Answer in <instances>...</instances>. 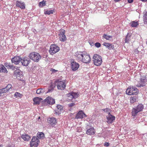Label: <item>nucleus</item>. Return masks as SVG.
<instances>
[{
    "label": "nucleus",
    "instance_id": "obj_1",
    "mask_svg": "<svg viewBox=\"0 0 147 147\" xmlns=\"http://www.w3.org/2000/svg\"><path fill=\"white\" fill-rule=\"evenodd\" d=\"M76 56L77 59L84 63L88 64L91 61V58L89 55L85 51L76 52Z\"/></svg>",
    "mask_w": 147,
    "mask_h": 147
},
{
    "label": "nucleus",
    "instance_id": "obj_2",
    "mask_svg": "<svg viewBox=\"0 0 147 147\" xmlns=\"http://www.w3.org/2000/svg\"><path fill=\"white\" fill-rule=\"evenodd\" d=\"M144 108L143 105L139 104L136 108H133L131 112L132 115L133 116H135L139 112L142 111Z\"/></svg>",
    "mask_w": 147,
    "mask_h": 147
},
{
    "label": "nucleus",
    "instance_id": "obj_3",
    "mask_svg": "<svg viewBox=\"0 0 147 147\" xmlns=\"http://www.w3.org/2000/svg\"><path fill=\"white\" fill-rule=\"evenodd\" d=\"M140 81H139V84L136 86L138 87H143L145 86L146 82H147V75L145 74H140Z\"/></svg>",
    "mask_w": 147,
    "mask_h": 147
},
{
    "label": "nucleus",
    "instance_id": "obj_4",
    "mask_svg": "<svg viewBox=\"0 0 147 147\" xmlns=\"http://www.w3.org/2000/svg\"><path fill=\"white\" fill-rule=\"evenodd\" d=\"M94 64L96 66L100 65L102 63V58L100 55L94 54L93 57Z\"/></svg>",
    "mask_w": 147,
    "mask_h": 147
},
{
    "label": "nucleus",
    "instance_id": "obj_5",
    "mask_svg": "<svg viewBox=\"0 0 147 147\" xmlns=\"http://www.w3.org/2000/svg\"><path fill=\"white\" fill-rule=\"evenodd\" d=\"M30 59H32L35 62H38L41 59V56L39 53L33 52L31 53L29 55Z\"/></svg>",
    "mask_w": 147,
    "mask_h": 147
},
{
    "label": "nucleus",
    "instance_id": "obj_6",
    "mask_svg": "<svg viewBox=\"0 0 147 147\" xmlns=\"http://www.w3.org/2000/svg\"><path fill=\"white\" fill-rule=\"evenodd\" d=\"M59 50V47L55 44L51 45L50 47L49 52L50 53L53 55L58 52Z\"/></svg>",
    "mask_w": 147,
    "mask_h": 147
},
{
    "label": "nucleus",
    "instance_id": "obj_7",
    "mask_svg": "<svg viewBox=\"0 0 147 147\" xmlns=\"http://www.w3.org/2000/svg\"><path fill=\"white\" fill-rule=\"evenodd\" d=\"M55 103V99L50 96L47 97L42 101V103L44 104V105H48L49 104L52 105Z\"/></svg>",
    "mask_w": 147,
    "mask_h": 147
},
{
    "label": "nucleus",
    "instance_id": "obj_8",
    "mask_svg": "<svg viewBox=\"0 0 147 147\" xmlns=\"http://www.w3.org/2000/svg\"><path fill=\"white\" fill-rule=\"evenodd\" d=\"M65 31L63 29L60 30V32L59 34V39L61 41L64 42L67 40V38L65 35Z\"/></svg>",
    "mask_w": 147,
    "mask_h": 147
},
{
    "label": "nucleus",
    "instance_id": "obj_9",
    "mask_svg": "<svg viewBox=\"0 0 147 147\" xmlns=\"http://www.w3.org/2000/svg\"><path fill=\"white\" fill-rule=\"evenodd\" d=\"M20 62L22 65L26 67L28 66L30 62V58L24 57L22 58H21Z\"/></svg>",
    "mask_w": 147,
    "mask_h": 147
},
{
    "label": "nucleus",
    "instance_id": "obj_10",
    "mask_svg": "<svg viewBox=\"0 0 147 147\" xmlns=\"http://www.w3.org/2000/svg\"><path fill=\"white\" fill-rule=\"evenodd\" d=\"M57 80V87L59 90H63L65 88L66 85L64 82L59 81V80Z\"/></svg>",
    "mask_w": 147,
    "mask_h": 147
},
{
    "label": "nucleus",
    "instance_id": "obj_11",
    "mask_svg": "<svg viewBox=\"0 0 147 147\" xmlns=\"http://www.w3.org/2000/svg\"><path fill=\"white\" fill-rule=\"evenodd\" d=\"M47 122L52 127H54L57 123L56 119L54 117L49 118L47 120Z\"/></svg>",
    "mask_w": 147,
    "mask_h": 147
},
{
    "label": "nucleus",
    "instance_id": "obj_12",
    "mask_svg": "<svg viewBox=\"0 0 147 147\" xmlns=\"http://www.w3.org/2000/svg\"><path fill=\"white\" fill-rule=\"evenodd\" d=\"M107 122L108 123H111L113 121L115 120V117L111 115L110 113H109L108 115L106 116Z\"/></svg>",
    "mask_w": 147,
    "mask_h": 147
},
{
    "label": "nucleus",
    "instance_id": "obj_13",
    "mask_svg": "<svg viewBox=\"0 0 147 147\" xmlns=\"http://www.w3.org/2000/svg\"><path fill=\"white\" fill-rule=\"evenodd\" d=\"M88 127L89 126H88V127H86V129H87L86 132V134L90 135L94 134L95 131L94 128L91 127Z\"/></svg>",
    "mask_w": 147,
    "mask_h": 147
},
{
    "label": "nucleus",
    "instance_id": "obj_14",
    "mask_svg": "<svg viewBox=\"0 0 147 147\" xmlns=\"http://www.w3.org/2000/svg\"><path fill=\"white\" fill-rule=\"evenodd\" d=\"M21 57L19 56H15L11 59L12 63L16 65L18 64L20 62Z\"/></svg>",
    "mask_w": 147,
    "mask_h": 147
},
{
    "label": "nucleus",
    "instance_id": "obj_15",
    "mask_svg": "<svg viewBox=\"0 0 147 147\" xmlns=\"http://www.w3.org/2000/svg\"><path fill=\"white\" fill-rule=\"evenodd\" d=\"M71 69L73 71L77 70L79 67V64L75 62H72L71 63Z\"/></svg>",
    "mask_w": 147,
    "mask_h": 147
},
{
    "label": "nucleus",
    "instance_id": "obj_16",
    "mask_svg": "<svg viewBox=\"0 0 147 147\" xmlns=\"http://www.w3.org/2000/svg\"><path fill=\"white\" fill-rule=\"evenodd\" d=\"M57 109L55 111L54 114L59 115L61 114V111H62L63 107L61 105H57Z\"/></svg>",
    "mask_w": 147,
    "mask_h": 147
},
{
    "label": "nucleus",
    "instance_id": "obj_17",
    "mask_svg": "<svg viewBox=\"0 0 147 147\" xmlns=\"http://www.w3.org/2000/svg\"><path fill=\"white\" fill-rule=\"evenodd\" d=\"M67 96L72 98H76L78 97L79 94L77 93L72 92L69 93Z\"/></svg>",
    "mask_w": 147,
    "mask_h": 147
},
{
    "label": "nucleus",
    "instance_id": "obj_18",
    "mask_svg": "<svg viewBox=\"0 0 147 147\" xmlns=\"http://www.w3.org/2000/svg\"><path fill=\"white\" fill-rule=\"evenodd\" d=\"M134 89L133 86L130 87H129L126 91V93L129 95H134V93H135L133 91L134 90Z\"/></svg>",
    "mask_w": 147,
    "mask_h": 147
},
{
    "label": "nucleus",
    "instance_id": "obj_19",
    "mask_svg": "<svg viewBox=\"0 0 147 147\" xmlns=\"http://www.w3.org/2000/svg\"><path fill=\"white\" fill-rule=\"evenodd\" d=\"M103 45L106 47L109 50L113 49H114V46L111 44L104 42Z\"/></svg>",
    "mask_w": 147,
    "mask_h": 147
},
{
    "label": "nucleus",
    "instance_id": "obj_20",
    "mask_svg": "<svg viewBox=\"0 0 147 147\" xmlns=\"http://www.w3.org/2000/svg\"><path fill=\"white\" fill-rule=\"evenodd\" d=\"M16 6L17 7H20L22 9L25 8V6L24 3H22L19 1H17L16 2Z\"/></svg>",
    "mask_w": 147,
    "mask_h": 147
},
{
    "label": "nucleus",
    "instance_id": "obj_21",
    "mask_svg": "<svg viewBox=\"0 0 147 147\" xmlns=\"http://www.w3.org/2000/svg\"><path fill=\"white\" fill-rule=\"evenodd\" d=\"M42 100L41 98L36 97L34 98L33 99V101L34 102V104L35 105H39L41 101Z\"/></svg>",
    "mask_w": 147,
    "mask_h": 147
},
{
    "label": "nucleus",
    "instance_id": "obj_22",
    "mask_svg": "<svg viewBox=\"0 0 147 147\" xmlns=\"http://www.w3.org/2000/svg\"><path fill=\"white\" fill-rule=\"evenodd\" d=\"M84 113L82 111H79L76 114V118L77 119H82L83 118Z\"/></svg>",
    "mask_w": 147,
    "mask_h": 147
},
{
    "label": "nucleus",
    "instance_id": "obj_23",
    "mask_svg": "<svg viewBox=\"0 0 147 147\" xmlns=\"http://www.w3.org/2000/svg\"><path fill=\"white\" fill-rule=\"evenodd\" d=\"M0 72L6 73L7 72L6 69L3 65L0 66Z\"/></svg>",
    "mask_w": 147,
    "mask_h": 147
},
{
    "label": "nucleus",
    "instance_id": "obj_24",
    "mask_svg": "<svg viewBox=\"0 0 147 147\" xmlns=\"http://www.w3.org/2000/svg\"><path fill=\"white\" fill-rule=\"evenodd\" d=\"M45 90L42 88H40L37 90L36 93L39 94H42L45 92Z\"/></svg>",
    "mask_w": 147,
    "mask_h": 147
},
{
    "label": "nucleus",
    "instance_id": "obj_25",
    "mask_svg": "<svg viewBox=\"0 0 147 147\" xmlns=\"http://www.w3.org/2000/svg\"><path fill=\"white\" fill-rule=\"evenodd\" d=\"M22 138L24 140L28 141L29 140L30 137L28 135L25 134L24 135H22Z\"/></svg>",
    "mask_w": 147,
    "mask_h": 147
},
{
    "label": "nucleus",
    "instance_id": "obj_26",
    "mask_svg": "<svg viewBox=\"0 0 147 147\" xmlns=\"http://www.w3.org/2000/svg\"><path fill=\"white\" fill-rule=\"evenodd\" d=\"M15 76H16L17 78L20 80H23V79L24 77L23 74H16Z\"/></svg>",
    "mask_w": 147,
    "mask_h": 147
},
{
    "label": "nucleus",
    "instance_id": "obj_27",
    "mask_svg": "<svg viewBox=\"0 0 147 147\" xmlns=\"http://www.w3.org/2000/svg\"><path fill=\"white\" fill-rule=\"evenodd\" d=\"M54 12V10H44V14L45 15H50V14H53Z\"/></svg>",
    "mask_w": 147,
    "mask_h": 147
},
{
    "label": "nucleus",
    "instance_id": "obj_28",
    "mask_svg": "<svg viewBox=\"0 0 147 147\" xmlns=\"http://www.w3.org/2000/svg\"><path fill=\"white\" fill-rule=\"evenodd\" d=\"M138 98V95H136L133 97H131L130 98V102L131 103H133L136 102Z\"/></svg>",
    "mask_w": 147,
    "mask_h": 147
},
{
    "label": "nucleus",
    "instance_id": "obj_29",
    "mask_svg": "<svg viewBox=\"0 0 147 147\" xmlns=\"http://www.w3.org/2000/svg\"><path fill=\"white\" fill-rule=\"evenodd\" d=\"M131 25L133 27H136L139 24L138 21H133L131 22Z\"/></svg>",
    "mask_w": 147,
    "mask_h": 147
},
{
    "label": "nucleus",
    "instance_id": "obj_30",
    "mask_svg": "<svg viewBox=\"0 0 147 147\" xmlns=\"http://www.w3.org/2000/svg\"><path fill=\"white\" fill-rule=\"evenodd\" d=\"M38 144V143L36 142H30V145L31 147H37Z\"/></svg>",
    "mask_w": 147,
    "mask_h": 147
},
{
    "label": "nucleus",
    "instance_id": "obj_31",
    "mask_svg": "<svg viewBox=\"0 0 147 147\" xmlns=\"http://www.w3.org/2000/svg\"><path fill=\"white\" fill-rule=\"evenodd\" d=\"M143 18L144 24L147 25V11L144 14Z\"/></svg>",
    "mask_w": 147,
    "mask_h": 147
},
{
    "label": "nucleus",
    "instance_id": "obj_32",
    "mask_svg": "<svg viewBox=\"0 0 147 147\" xmlns=\"http://www.w3.org/2000/svg\"><path fill=\"white\" fill-rule=\"evenodd\" d=\"M103 37L106 39L107 40H110V39L112 38H113V36H107L106 34H104L103 36Z\"/></svg>",
    "mask_w": 147,
    "mask_h": 147
},
{
    "label": "nucleus",
    "instance_id": "obj_33",
    "mask_svg": "<svg viewBox=\"0 0 147 147\" xmlns=\"http://www.w3.org/2000/svg\"><path fill=\"white\" fill-rule=\"evenodd\" d=\"M45 135L42 132H38L37 134V136L39 138H41L44 137Z\"/></svg>",
    "mask_w": 147,
    "mask_h": 147
},
{
    "label": "nucleus",
    "instance_id": "obj_34",
    "mask_svg": "<svg viewBox=\"0 0 147 147\" xmlns=\"http://www.w3.org/2000/svg\"><path fill=\"white\" fill-rule=\"evenodd\" d=\"M4 65L6 67L8 68L13 69L14 67V66L10 65L9 63H5Z\"/></svg>",
    "mask_w": 147,
    "mask_h": 147
},
{
    "label": "nucleus",
    "instance_id": "obj_35",
    "mask_svg": "<svg viewBox=\"0 0 147 147\" xmlns=\"http://www.w3.org/2000/svg\"><path fill=\"white\" fill-rule=\"evenodd\" d=\"M13 69L14 70V74H20L21 72L22 73L21 71L19 69L14 67Z\"/></svg>",
    "mask_w": 147,
    "mask_h": 147
},
{
    "label": "nucleus",
    "instance_id": "obj_36",
    "mask_svg": "<svg viewBox=\"0 0 147 147\" xmlns=\"http://www.w3.org/2000/svg\"><path fill=\"white\" fill-rule=\"evenodd\" d=\"M46 5V1H43L42 2H40L39 3V6L40 7H42L43 6H44Z\"/></svg>",
    "mask_w": 147,
    "mask_h": 147
},
{
    "label": "nucleus",
    "instance_id": "obj_37",
    "mask_svg": "<svg viewBox=\"0 0 147 147\" xmlns=\"http://www.w3.org/2000/svg\"><path fill=\"white\" fill-rule=\"evenodd\" d=\"M57 80H55L54 82L53 83H52L50 86V87L53 88L55 87V86H57Z\"/></svg>",
    "mask_w": 147,
    "mask_h": 147
},
{
    "label": "nucleus",
    "instance_id": "obj_38",
    "mask_svg": "<svg viewBox=\"0 0 147 147\" xmlns=\"http://www.w3.org/2000/svg\"><path fill=\"white\" fill-rule=\"evenodd\" d=\"M130 36H129V34L128 33L126 36L125 42L128 43L129 42Z\"/></svg>",
    "mask_w": 147,
    "mask_h": 147
},
{
    "label": "nucleus",
    "instance_id": "obj_39",
    "mask_svg": "<svg viewBox=\"0 0 147 147\" xmlns=\"http://www.w3.org/2000/svg\"><path fill=\"white\" fill-rule=\"evenodd\" d=\"M8 91V90H7L5 87L1 89H0V92H1V94L2 93H6Z\"/></svg>",
    "mask_w": 147,
    "mask_h": 147
},
{
    "label": "nucleus",
    "instance_id": "obj_40",
    "mask_svg": "<svg viewBox=\"0 0 147 147\" xmlns=\"http://www.w3.org/2000/svg\"><path fill=\"white\" fill-rule=\"evenodd\" d=\"M134 90L133 91L135 92V93H134V94L136 95L139 92V90L135 87L134 86Z\"/></svg>",
    "mask_w": 147,
    "mask_h": 147
},
{
    "label": "nucleus",
    "instance_id": "obj_41",
    "mask_svg": "<svg viewBox=\"0 0 147 147\" xmlns=\"http://www.w3.org/2000/svg\"><path fill=\"white\" fill-rule=\"evenodd\" d=\"M102 110L104 112L107 113L108 114H109V113H110L111 111V110L108 108H107L105 109H102Z\"/></svg>",
    "mask_w": 147,
    "mask_h": 147
},
{
    "label": "nucleus",
    "instance_id": "obj_42",
    "mask_svg": "<svg viewBox=\"0 0 147 147\" xmlns=\"http://www.w3.org/2000/svg\"><path fill=\"white\" fill-rule=\"evenodd\" d=\"M68 107H75L76 105L74 102H71L69 103L68 105Z\"/></svg>",
    "mask_w": 147,
    "mask_h": 147
},
{
    "label": "nucleus",
    "instance_id": "obj_43",
    "mask_svg": "<svg viewBox=\"0 0 147 147\" xmlns=\"http://www.w3.org/2000/svg\"><path fill=\"white\" fill-rule=\"evenodd\" d=\"M38 140L36 137H33L31 140V142H38Z\"/></svg>",
    "mask_w": 147,
    "mask_h": 147
},
{
    "label": "nucleus",
    "instance_id": "obj_44",
    "mask_svg": "<svg viewBox=\"0 0 147 147\" xmlns=\"http://www.w3.org/2000/svg\"><path fill=\"white\" fill-rule=\"evenodd\" d=\"M22 94L18 92H16L14 94V96L16 97H20L22 96Z\"/></svg>",
    "mask_w": 147,
    "mask_h": 147
},
{
    "label": "nucleus",
    "instance_id": "obj_45",
    "mask_svg": "<svg viewBox=\"0 0 147 147\" xmlns=\"http://www.w3.org/2000/svg\"><path fill=\"white\" fill-rule=\"evenodd\" d=\"M58 71L57 70H56L53 69L51 68V69L50 71V73H55L56 72H57Z\"/></svg>",
    "mask_w": 147,
    "mask_h": 147
},
{
    "label": "nucleus",
    "instance_id": "obj_46",
    "mask_svg": "<svg viewBox=\"0 0 147 147\" xmlns=\"http://www.w3.org/2000/svg\"><path fill=\"white\" fill-rule=\"evenodd\" d=\"M12 86L10 84H8L6 87H5L8 90V91L11 88Z\"/></svg>",
    "mask_w": 147,
    "mask_h": 147
},
{
    "label": "nucleus",
    "instance_id": "obj_47",
    "mask_svg": "<svg viewBox=\"0 0 147 147\" xmlns=\"http://www.w3.org/2000/svg\"><path fill=\"white\" fill-rule=\"evenodd\" d=\"M94 45L97 48H99L101 46L100 44V43L98 42L95 43Z\"/></svg>",
    "mask_w": 147,
    "mask_h": 147
},
{
    "label": "nucleus",
    "instance_id": "obj_48",
    "mask_svg": "<svg viewBox=\"0 0 147 147\" xmlns=\"http://www.w3.org/2000/svg\"><path fill=\"white\" fill-rule=\"evenodd\" d=\"M53 89L54 88H53L50 86L47 92H46V93H47L48 92H52V91L53 90Z\"/></svg>",
    "mask_w": 147,
    "mask_h": 147
},
{
    "label": "nucleus",
    "instance_id": "obj_49",
    "mask_svg": "<svg viewBox=\"0 0 147 147\" xmlns=\"http://www.w3.org/2000/svg\"><path fill=\"white\" fill-rule=\"evenodd\" d=\"M104 146H108L109 145V142H105L104 145Z\"/></svg>",
    "mask_w": 147,
    "mask_h": 147
},
{
    "label": "nucleus",
    "instance_id": "obj_50",
    "mask_svg": "<svg viewBox=\"0 0 147 147\" xmlns=\"http://www.w3.org/2000/svg\"><path fill=\"white\" fill-rule=\"evenodd\" d=\"M133 0H128V2L129 3H131L133 2Z\"/></svg>",
    "mask_w": 147,
    "mask_h": 147
},
{
    "label": "nucleus",
    "instance_id": "obj_51",
    "mask_svg": "<svg viewBox=\"0 0 147 147\" xmlns=\"http://www.w3.org/2000/svg\"><path fill=\"white\" fill-rule=\"evenodd\" d=\"M33 31L34 33L35 34H36L37 33V31L36 30L34 29L33 30Z\"/></svg>",
    "mask_w": 147,
    "mask_h": 147
},
{
    "label": "nucleus",
    "instance_id": "obj_52",
    "mask_svg": "<svg viewBox=\"0 0 147 147\" xmlns=\"http://www.w3.org/2000/svg\"><path fill=\"white\" fill-rule=\"evenodd\" d=\"M114 1L115 2H118L120 1L121 0H114Z\"/></svg>",
    "mask_w": 147,
    "mask_h": 147
},
{
    "label": "nucleus",
    "instance_id": "obj_53",
    "mask_svg": "<svg viewBox=\"0 0 147 147\" xmlns=\"http://www.w3.org/2000/svg\"><path fill=\"white\" fill-rule=\"evenodd\" d=\"M83 117H87V115L84 113V114H83Z\"/></svg>",
    "mask_w": 147,
    "mask_h": 147
},
{
    "label": "nucleus",
    "instance_id": "obj_54",
    "mask_svg": "<svg viewBox=\"0 0 147 147\" xmlns=\"http://www.w3.org/2000/svg\"><path fill=\"white\" fill-rule=\"evenodd\" d=\"M142 2H146L147 1V0H140Z\"/></svg>",
    "mask_w": 147,
    "mask_h": 147
},
{
    "label": "nucleus",
    "instance_id": "obj_55",
    "mask_svg": "<svg viewBox=\"0 0 147 147\" xmlns=\"http://www.w3.org/2000/svg\"><path fill=\"white\" fill-rule=\"evenodd\" d=\"M90 45L91 46H93V43H92L91 44H90Z\"/></svg>",
    "mask_w": 147,
    "mask_h": 147
},
{
    "label": "nucleus",
    "instance_id": "obj_56",
    "mask_svg": "<svg viewBox=\"0 0 147 147\" xmlns=\"http://www.w3.org/2000/svg\"><path fill=\"white\" fill-rule=\"evenodd\" d=\"M3 146V145H0V147H2Z\"/></svg>",
    "mask_w": 147,
    "mask_h": 147
},
{
    "label": "nucleus",
    "instance_id": "obj_57",
    "mask_svg": "<svg viewBox=\"0 0 147 147\" xmlns=\"http://www.w3.org/2000/svg\"><path fill=\"white\" fill-rule=\"evenodd\" d=\"M1 92H0V96H1Z\"/></svg>",
    "mask_w": 147,
    "mask_h": 147
},
{
    "label": "nucleus",
    "instance_id": "obj_58",
    "mask_svg": "<svg viewBox=\"0 0 147 147\" xmlns=\"http://www.w3.org/2000/svg\"><path fill=\"white\" fill-rule=\"evenodd\" d=\"M40 118V117H38V118L39 119Z\"/></svg>",
    "mask_w": 147,
    "mask_h": 147
}]
</instances>
